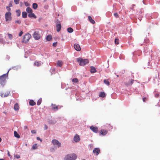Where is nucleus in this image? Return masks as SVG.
I'll return each mask as SVG.
<instances>
[{
	"mask_svg": "<svg viewBox=\"0 0 160 160\" xmlns=\"http://www.w3.org/2000/svg\"><path fill=\"white\" fill-rule=\"evenodd\" d=\"M29 104L31 106H34L36 104V102L33 100H30L29 102Z\"/></svg>",
	"mask_w": 160,
	"mask_h": 160,
	"instance_id": "obj_24",
	"label": "nucleus"
},
{
	"mask_svg": "<svg viewBox=\"0 0 160 160\" xmlns=\"http://www.w3.org/2000/svg\"><path fill=\"white\" fill-rule=\"evenodd\" d=\"M14 135L15 137L17 138H20V135L16 131H15L14 132Z\"/></svg>",
	"mask_w": 160,
	"mask_h": 160,
	"instance_id": "obj_28",
	"label": "nucleus"
},
{
	"mask_svg": "<svg viewBox=\"0 0 160 160\" xmlns=\"http://www.w3.org/2000/svg\"><path fill=\"white\" fill-rule=\"evenodd\" d=\"M31 133L32 134L36 133V132L35 130H32L31 131Z\"/></svg>",
	"mask_w": 160,
	"mask_h": 160,
	"instance_id": "obj_44",
	"label": "nucleus"
},
{
	"mask_svg": "<svg viewBox=\"0 0 160 160\" xmlns=\"http://www.w3.org/2000/svg\"><path fill=\"white\" fill-rule=\"evenodd\" d=\"M56 122V121H54L53 122L52 121H50V123L51 124H55Z\"/></svg>",
	"mask_w": 160,
	"mask_h": 160,
	"instance_id": "obj_49",
	"label": "nucleus"
},
{
	"mask_svg": "<svg viewBox=\"0 0 160 160\" xmlns=\"http://www.w3.org/2000/svg\"><path fill=\"white\" fill-rule=\"evenodd\" d=\"M77 61L79 63L80 66H83L89 62V60L88 59H82L81 58H78Z\"/></svg>",
	"mask_w": 160,
	"mask_h": 160,
	"instance_id": "obj_2",
	"label": "nucleus"
},
{
	"mask_svg": "<svg viewBox=\"0 0 160 160\" xmlns=\"http://www.w3.org/2000/svg\"><path fill=\"white\" fill-rule=\"evenodd\" d=\"M158 96H159V95L158 94H156L155 95V96L156 97H158Z\"/></svg>",
	"mask_w": 160,
	"mask_h": 160,
	"instance_id": "obj_55",
	"label": "nucleus"
},
{
	"mask_svg": "<svg viewBox=\"0 0 160 160\" xmlns=\"http://www.w3.org/2000/svg\"><path fill=\"white\" fill-rule=\"evenodd\" d=\"M11 13L9 12H7L5 15L6 21L10 20L11 18Z\"/></svg>",
	"mask_w": 160,
	"mask_h": 160,
	"instance_id": "obj_8",
	"label": "nucleus"
},
{
	"mask_svg": "<svg viewBox=\"0 0 160 160\" xmlns=\"http://www.w3.org/2000/svg\"><path fill=\"white\" fill-rule=\"evenodd\" d=\"M42 102V99H39L37 102V105L38 106L40 105L41 103Z\"/></svg>",
	"mask_w": 160,
	"mask_h": 160,
	"instance_id": "obj_34",
	"label": "nucleus"
},
{
	"mask_svg": "<svg viewBox=\"0 0 160 160\" xmlns=\"http://www.w3.org/2000/svg\"><path fill=\"white\" fill-rule=\"evenodd\" d=\"M8 156H9V157L10 156V155L9 154V151H8Z\"/></svg>",
	"mask_w": 160,
	"mask_h": 160,
	"instance_id": "obj_54",
	"label": "nucleus"
},
{
	"mask_svg": "<svg viewBox=\"0 0 160 160\" xmlns=\"http://www.w3.org/2000/svg\"><path fill=\"white\" fill-rule=\"evenodd\" d=\"M67 31L69 33H71L73 32V30L72 28H68Z\"/></svg>",
	"mask_w": 160,
	"mask_h": 160,
	"instance_id": "obj_31",
	"label": "nucleus"
},
{
	"mask_svg": "<svg viewBox=\"0 0 160 160\" xmlns=\"http://www.w3.org/2000/svg\"><path fill=\"white\" fill-rule=\"evenodd\" d=\"M25 145H26V146H27V145H28V144H27V143H26V144H25Z\"/></svg>",
	"mask_w": 160,
	"mask_h": 160,
	"instance_id": "obj_57",
	"label": "nucleus"
},
{
	"mask_svg": "<svg viewBox=\"0 0 160 160\" xmlns=\"http://www.w3.org/2000/svg\"><path fill=\"white\" fill-rule=\"evenodd\" d=\"M17 13V15L18 17H19L20 16L21 14V12L19 10H18L16 11Z\"/></svg>",
	"mask_w": 160,
	"mask_h": 160,
	"instance_id": "obj_32",
	"label": "nucleus"
},
{
	"mask_svg": "<svg viewBox=\"0 0 160 160\" xmlns=\"http://www.w3.org/2000/svg\"><path fill=\"white\" fill-rule=\"evenodd\" d=\"M73 140L76 142H79L80 140L79 136L78 134H76L74 137Z\"/></svg>",
	"mask_w": 160,
	"mask_h": 160,
	"instance_id": "obj_12",
	"label": "nucleus"
},
{
	"mask_svg": "<svg viewBox=\"0 0 160 160\" xmlns=\"http://www.w3.org/2000/svg\"><path fill=\"white\" fill-rule=\"evenodd\" d=\"M6 8H7V10L8 11H10L11 10V8H10V7H9V6L7 7Z\"/></svg>",
	"mask_w": 160,
	"mask_h": 160,
	"instance_id": "obj_46",
	"label": "nucleus"
},
{
	"mask_svg": "<svg viewBox=\"0 0 160 160\" xmlns=\"http://www.w3.org/2000/svg\"><path fill=\"white\" fill-rule=\"evenodd\" d=\"M37 144H34L32 145V149H37Z\"/></svg>",
	"mask_w": 160,
	"mask_h": 160,
	"instance_id": "obj_36",
	"label": "nucleus"
},
{
	"mask_svg": "<svg viewBox=\"0 0 160 160\" xmlns=\"http://www.w3.org/2000/svg\"><path fill=\"white\" fill-rule=\"evenodd\" d=\"M26 11L28 13H31L32 12V9L30 7H28L26 9Z\"/></svg>",
	"mask_w": 160,
	"mask_h": 160,
	"instance_id": "obj_23",
	"label": "nucleus"
},
{
	"mask_svg": "<svg viewBox=\"0 0 160 160\" xmlns=\"http://www.w3.org/2000/svg\"><path fill=\"white\" fill-rule=\"evenodd\" d=\"M24 4H25V5L26 7L30 5L29 3L28 2H25Z\"/></svg>",
	"mask_w": 160,
	"mask_h": 160,
	"instance_id": "obj_41",
	"label": "nucleus"
},
{
	"mask_svg": "<svg viewBox=\"0 0 160 160\" xmlns=\"http://www.w3.org/2000/svg\"><path fill=\"white\" fill-rule=\"evenodd\" d=\"M146 99V98H143L142 99V100L143 102H145Z\"/></svg>",
	"mask_w": 160,
	"mask_h": 160,
	"instance_id": "obj_52",
	"label": "nucleus"
},
{
	"mask_svg": "<svg viewBox=\"0 0 160 160\" xmlns=\"http://www.w3.org/2000/svg\"><path fill=\"white\" fill-rule=\"evenodd\" d=\"M41 65V63L40 61H36L34 63V65L37 67H39Z\"/></svg>",
	"mask_w": 160,
	"mask_h": 160,
	"instance_id": "obj_14",
	"label": "nucleus"
},
{
	"mask_svg": "<svg viewBox=\"0 0 160 160\" xmlns=\"http://www.w3.org/2000/svg\"><path fill=\"white\" fill-rule=\"evenodd\" d=\"M0 160H3V159H0Z\"/></svg>",
	"mask_w": 160,
	"mask_h": 160,
	"instance_id": "obj_58",
	"label": "nucleus"
},
{
	"mask_svg": "<svg viewBox=\"0 0 160 160\" xmlns=\"http://www.w3.org/2000/svg\"><path fill=\"white\" fill-rule=\"evenodd\" d=\"M27 13L25 12H22V17L23 18H26L27 17Z\"/></svg>",
	"mask_w": 160,
	"mask_h": 160,
	"instance_id": "obj_25",
	"label": "nucleus"
},
{
	"mask_svg": "<svg viewBox=\"0 0 160 160\" xmlns=\"http://www.w3.org/2000/svg\"><path fill=\"white\" fill-rule=\"evenodd\" d=\"M33 38L35 40H38L40 39V36L38 31H35L33 34Z\"/></svg>",
	"mask_w": 160,
	"mask_h": 160,
	"instance_id": "obj_6",
	"label": "nucleus"
},
{
	"mask_svg": "<svg viewBox=\"0 0 160 160\" xmlns=\"http://www.w3.org/2000/svg\"><path fill=\"white\" fill-rule=\"evenodd\" d=\"M48 127L47 125L46 124L44 125V129L46 130L48 129Z\"/></svg>",
	"mask_w": 160,
	"mask_h": 160,
	"instance_id": "obj_48",
	"label": "nucleus"
},
{
	"mask_svg": "<svg viewBox=\"0 0 160 160\" xmlns=\"http://www.w3.org/2000/svg\"><path fill=\"white\" fill-rule=\"evenodd\" d=\"M72 82H78V79L77 78H74L72 80Z\"/></svg>",
	"mask_w": 160,
	"mask_h": 160,
	"instance_id": "obj_37",
	"label": "nucleus"
},
{
	"mask_svg": "<svg viewBox=\"0 0 160 160\" xmlns=\"http://www.w3.org/2000/svg\"><path fill=\"white\" fill-rule=\"evenodd\" d=\"M88 19L90 22L94 24L95 23V21L93 19H92V17L90 16H88Z\"/></svg>",
	"mask_w": 160,
	"mask_h": 160,
	"instance_id": "obj_21",
	"label": "nucleus"
},
{
	"mask_svg": "<svg viewBox=\"0 0 160 160\" xmlns=\"http://www.w3.org/2000/svg\"><path fill=\"white\" fill-rule=\"evenodd\" d=\"M57 45V42H54L53 43L52 45L54 47H56Z\"/></svg>",
	"mask_w": 160,
	"mask_h": 160,
	"instance_id": "obj_47",
	"label": "nucleus"
},
{
	"mask_svg": "<svg viewBox=\"0 0 160 160\" xmlns=\"http://www.w3.org/2000/svg\"><path fill=\"white\" fill-rule=\"evenodd\" d=\"M52 109L55 111H57L58 109V106H56L55 105L52 104Z\"/></svg>",
	"mask_w": 160,
	"mask_h": 160,
	"instance_id": "obj_16",
	"label": "nucleus"
},
{
	"mask_svg": "<svg viewBox=\"0 0 160 160\" xmlns=\"http://www.w3.org/2000/svg\"><path fill=\"white\" fill-rule=\"evenodd\" d=\"M14 157L15 158H16L17 159H19V158H20V157L19 155L17 154V155H14Z\"/></svg>",
	"mask_w": 160,
	"mask_h": 160,
	"instance_id": "obj_39",
	"label": "nucleus"
},
{
	"mask_svg": "<svg viewBox=\"0 0 160 160\" xmlns=\"http://www.w3.org/2000/svg\"><path fill=\"white\" fill-rule=\"evenodd\" d=\"M9 70L5 74L0 76V87H3L6 82V79L8 78Z\"/></svg>",
	"mask_w": 160,
	"mask_h": 160,
	"instance_id": "obj_1",
	"label": "nucleus"
},
{
	"mask_svg": "<svg viewBox=\"0 0 160 160\" xmlns=\"http://www.w3.org/2000/svg\"><path fill=\"white\" fill-rule=\"evenodd\" d=\"M156 55H154L153 54H151V57L153 59L155 60L157 59V57L158 58H160V51L159 50H157L156 51Z\"/></svg>",
	"mask_w": 160,
	"mask_h": 160,
	"instance_id": "obj_5",
	"label": "nucleus"
},
{
	"mask_svg": "<svg viewBox=\"0 0 160 160\" xmlns=\"http://www.w3.org/2000/svg\"><path fill=\"white\" fill-rule=\"evenodd\" d=\"M63 62L62 61L58 60L57 62V66L61 67L63 64Z\"/></svg>",
	"mask_w": 160,
	"mask_h": 160,
	"instance_id": "obj_20",
	"label": "nucleus"
},
{
	"mask_svg": "<svg viewBox=\"0 0 160 160\" xmlns=\"http://www.w3.org/2000/svg\"><path fill=\"white\" fill-rule=\"evenodd\" d=\"M12 6V2H10L9 4V7H11Z\"/></svg>",
	"mask_w": 160,
	"mask_h": 160,
	"instance_id": "obj_50",
	"label": "nucleus"
},
{
	"mask_svg": "<svg viewBox=\"0 0 160 160\" xmlns=\"http://www.w3.org/2000/svg\"><path fill=\"white\" fill-rule=\"evenodd\" d=\"M100 149L99 148H95L93 150V152L96 155H98L100 153Z\"/></svg>",
	"mask_w": 160,
	"mask_h": 160,
	"instance_id": "obj_10",
	"label": "nucleus"
},
{
	"mask_svg": "<svg viewBox=\"0 0 160 160\" xmlns=\"http://www.w3.org/2000/svg\"><path fill=\"white\" fill-rule=\"evenodd\" d=\"M37 139L38 140H40L41 141V142H42V140L39 137H37Z\"/></svg>",
	"mask_w": 160,
	"mask_h": 160,
	"instance_id": "obj_51",
	"label": "nucleus"
},
{
	"mask_svg": "<svg viewBox=\"0 0 160 160\" xmlns=\"http://www.w3.org/2000/svg\"><path fill=\"white\" fill-rule=\"evenodd\" d=\"M115 44H118L119 43V39L118 38L115 39Z\"/></svg>",
	"mask_w": 160,
	"mask_h": 160,
	"instance_id": "obj_38",
	"label": "nucleus"
},
{
	"mask_svg": "<svg viewBox=\"0 0 160 160\" xmlns=\"http://www.w3.org/2000/svg\"><path fill=\"white\" fill-rule=\"evenodd\" d=\"M15 22L20 24L21 22V21L20 20H16L15 21Z\"/></svg>",
	"mask_w": 160,
	"mask_h": 160,
	"instance_id": "obj_42",
	"label": "nucleus"
},
{
	"mask_svg": "<svg viewBox=\"0 0 160 160\" xmlns=\"http://www.w3.org/2000/svg\"><path fill=\"white\" fill-rule=\"evenodd\" d=\"M97 72L95 68L93 66L91 67L90 72L92 73H94Z\"/></svg>",
	"mask_w": 160,
	"mask_h": 160,
	"instance_id": "obj_17",
	"label": "nucleus"
},
{
	"mask_svg": "<svg viewBox=\"0 0 160 160\" xmlns=\"http://www.w3.org/2000/svg\"><path fill=\"white\" fill-rule=\"evenodd\" d=\"M77 156L75 154L71 155H67L64 158V160H75L76 159Z\"/></svg>",
	"mask_w": 160,
	"mask_h": 160,
	"instance_id": "obj_3",
	"label": "nucleus"
},
{
	"mask_svg": "<svg viewBox=\"0 0 160 160\" xmlns=\"http://www.w3.org/2000/svg\"><path fill=\"white\" fill-rule=\"evenodd\" d=\"M90 128L94 132L97 133L98 131V129L97 127H94L91 126L90 127Z\"/></svg>",
	"mask_w": 160,
	"mask_h": 160,
	"instance_id": "obj_9",
	"label": "nucleus"
},
{
	"mask_svg": "<svg viewBox=\"0 0 160 160\" xmlns=\"http://www.w3.org/2000/svg\"><path fill=\"white\" fill-rule=\"evenodd\" d=\"M8 36L10 40H12L13 38V36L12 34H10V33H8Z\"/></svg>",
	"mask_w": 160,
	"mask_h": 160,
	"instance_id": "obj_35",
	"label": "nucleus"
},
{
	"mask_svg": "<svg viewBox=\"0 0 160 160\" xmlns=\"http://www.w3.org/2000/svg\"><path fill=\"white\" fill-rule=\"evenodd\" d=\"M104 82L106 84L108 85H109L110 84L109 82L107 80H106V79L104 80Z\"/></svg>",
	"mask_w": 160,
	"mask_h": 160,
	"instance_id": "obj_33",
	"label": "nucleus"
},
{
	"mask_svg": "<svg viewBox=\"0 0 160 160\" xmlns=\"http://www.w3.org/2000/svg\"><path fill=\"white\" fill-rule=\"evenodd\" d=\"M28 16L30 18H37L36 16H35L34 14L32 12L29 13L28 14Z\"/></svg>",
	"mask_w": 160,
	"mask_h": 160,
	"instance_id": "obj_15",
	"label": "nucleus"
},
{
	"mask_svg": "<svg viewBox=\"0 0 160 160\" xmlns=\"http://www.w3.org/2000/svg\"><path fill=\"white\" fill-rule=\"evenodd\" d=\"M134 81V80L131 79L130 83H126V85L127 86L131 85L133 83Z\"/></svg>",
	"mask_w": 160,
	"mask_h": 160,
	"instance_id": "obj_29",
	"label": "nucleus"
},
{
	"mask_svg": "<svg viewBox=\"0 0 160 160\" xmlns=\"http://www.w3.org/2000/svg\"><path fill=\"white\" fill-rule=\"evenodd\" d=\"M108 132V131L106 130H102L100 131V133L102 135H106Z\"/></svg>",
	"mask_w": 160,
	"mask_h": 160,
	"instance_id": "obj_13",
	"label": "nucleus"
},
{
	"mask_svg": "<svg viewBox=\"0 0 160 160\" xmlns=\"http://www.w3.org/2000/svg\"><path fill=\"white\" fill-rule=\"evenodd\" d=\"M2 139L0 137V142L1 141Z\"/></svg>",
	"mask_w": 160,
	"mask_h": 160,
	"instance_id": "obj_56",
	"label": "nucleus"
},
{
	"mask_svg": "<svg viewBox=\"0 0 160 160\" xmlns=\"http://www.w3.org/2000/svg\"><path fill=\"white\" fill-rule=\"evenodd\" d=\"M31 37V36L29 33H28L26 34L24 36L22 42L25 43H27L29 41Z\"/></svg>",
	"mask_w": 160,
	"mask_h": 160,
	"instance_id": "obj_4",
	"label": "nucleus"
},
{
	"mask_svg": "<svg viewBox=\"0 0 160 160\" xmlns=\"http://www.w3.org/2000/svg\"><path fill=\"white\" fill-rule=\"evenodd\" d=\"M24 128L25 129H27L28 128V127L27 126H25L24 127Z\"/></svg>",
	"mask_w": 160,
	"mask_h": 160,
	"instance_id": "obj_53",
	"label": "nucleus"
},
{
	"mask_svg": "<svg viewBox=\"0 0 160 160\" xmlns=\"http://www.w3.org/2000/svg\"><path fill=\"white\" fill-rule=\"evenodd\" d=\"M106 96L105 93L103 92H101L99 93V96L102 98H104Z\"/></svg>",
	"mask_w": 160,
	"mask_h": 160,
	"instance_id": "obj_19",
	"label": "nucleus"
},
{
	"mask_svg": "<svg viewBox=\"0 0 160 160\" xmlns=\"http://www.w3.org/2000/svg\"><path fill=\"white\" fill-rule=\"evenodd\" d=\"M52 38V36L51 35H48L46 37V39L48 41H50Z\"/></svg>",
	"mask_w": 160,
	"mask_h": 160,
	"instance_id": "obj_30",
	"label": "nucleus"
},
{
	"mask_svg": "<svg viewBox=\"0 0 160 160\" xmlns=\"http://www.w3.org/2000/svg\"><path fill=\"white\" fill-rule=\"evenodd\" d=\"M57 31L58 32H59L61 29V26L60 24H57L56 25Z\"/></svg>",
	"mask_w": 160,
	"mask_h": 160,
	"instance_id": "obj_18",
	"label": "nucleus"
},
{
	"mask_svg": "<svg viewBox=\"0 0 160 160\" xmlns=\"http://www.w3.org/2000/svg\"><path fill=\"white\" fill-rule=\"evenodd\" d=\"M9 92H7V93H5L4 95H3V93H1V96L2 97L3 96V95L4 97H6L8 96V95L9 94Z\"/></svg>",
	"mask_w": 160,
	"mask_h": 160,
	"instance_id": "obj_27",
	"label": "nucleus"
},
{
	"mask_svg": "<svg viewBox=\"0 0 160 160\" xmlns=\"http://www.w3.org/2000/svg\"><path fill=\"white\" fill-rule=\"evenodd\" d=\"M74 48L76 50L78 51H80L81 49L80 45L77 43H75L74 44Z\"/></svg>",
	"mask_w": 160,
	"mask_h": 160,
	"instance_id": "obj_11",
	"label": "nucleus"
},
{
	"mask_svg": "<svg viewBox=\"0 0 160 160\" xmlns=\"http://www.w3.org/2000/svg\"><path fill=\"white\" fill-rule=\"evenodd\" d=\"M14 1L16 4H18L19 3L20 0H14Z\"/></svg>",
	"mask_w": 160,
	"mask_h": 160,
	"instance_id": "obj_40",
	"label": "nucleus"
},
{
	"mask_svg": "<svg viewBox=\"0 0 160 160\" xmlns=\"http://www.w3.org/2000/svg\"><path fill=\"white\" fill-rule=\"evenodd\" d=\"M114 15L116 18H118L119 17L118 13H114Z\"/></svg>",
	"mask_w": 160,
	"mask_h": 160,
	"instance_id": "obj_43",
	"label": "nucleus"
},
{
	"mask_svg": "<svg viewBox=\"0 0 160 160\" xmlns=\"http://www.w3.org/2000/svg\"><path fill=\"white\" fill-rule=\"evenodd\" d=\"M14 109L16 111H18L19 110V106L18 103H16L15 104Z\"/></svg>",
	"mask_w": 160,
	"mask_h": 160,
	"instance_id": "obj_22",
	"label": "nucleus"
},
{
	"mask_svg": "<svg viewBox=\"0 0 160 160\" xmlns=\"http://www.w3.org/2000/svg\"><path fill=\"white\" fill-rule=\"evenodd\" d=\"M23 32H22V31H21L20 32V33H19V36H21L22 35V34H23Z\"/></svg>",
	"mask_w": 160,
	"mask_h": 160,
	"instance_id": "obj_45",
	"label": "nucleus"
},
{
	"mask_svg": "<svg viewBox=\"0 0 160 160\" xmlns=\"http://www.w3.org/2000/svg\"><path fill=\"white\" fill-rule=\"evenodd\" d=\"M52 142L54 145L57 146L58 148L61 146V143L56 139H53L52 141Z\"/></svg>",
	"mask_w": 160,
	"mask_h": 160,
	"instance_id": "obj_7",
	"label": "nucleus"
},
{
	"mask_svg": "<svg viewBox=\"0 0 160 160\" xmlns=\"http://www.w3.org/2000/svg\"><path fill=\"white\" fill-rule=\"evenodd\" d=\"M38 4L36 3H33L32 4V8L34 9H36L38 8Z\"/></svg>",
	"mask_w": 160,
	"mask_h": 160,
	"instance_id": "obj_26",
	"label": "nucleus"
}]
</instances>
